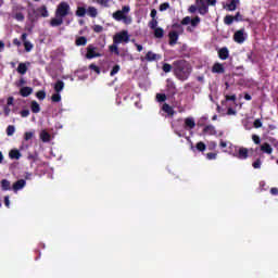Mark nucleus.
<instances>
[{"label":"nucleus","mask_w":278,"mask_h":278,"mask_svg":"<svg viewBox=\"0 0 278 278\" xmlns=\"http://www.w3.org/2000/svg\"><path fill=\"white\" fill-rule=\"evenodd\" d=\"M14 131H16V128L13 125L7 127V136H14Z\"/></svg>","instance_id":"obj_45"},{"label":"nucleus","mask_w":278,"mask_h":278,"mask_svg":"<svg viewBox=\"0 0 278 278\" xmlns=\"http://www.w3.org/2000/svg\"><path fill=\"white\" fill-rule=\"evenodd\" d=\"M195 149L198 151H200L201 153H203V151H205V149H207V146H205V143L203 141H199L197 144H195Z\"/></svg>","instance_id":"obj_36"},{"label":"nucleus","mask_w":278,"mask_h":278,"mask_svg":"<svg viewBox=\"0 0 278 278\" xmlns=\"http://www.w3.org/2000/svg\"><path fill=\"white\" fill-rule=\"evenodd\" d=\"M233 40L235 42H238V45H242L244 42V29H239L233 35Z\"/></svg>","instance_id":"obj_13"},{"label":"nucleus","mask_w":278,"mask_h":278,"mask_svg":"<svg viewBox=\"0 0 278 278\" xmlns=\"http://www.w3.org/2000/svg\"><path fill=\"white\" fill-rule=\"evenodd\" d=\"M22 41L24 42L25 51H31L34 49V46L27 41V34H22Z\"/></svg>","instance_id":"obj_23"},{"label":"nucleus","mask_w":278,"mask_h":278,"mask_svg":"<svg viewBox=\"0 0 278 278\" xmlns=\"http://www.w3.org/2000/svg\"><path fill=\"white\" fill-rule=\"evenodd\" d=\"M34 92V89L31 87H22L20 89L21 97H29Z\"/></svg>","instance_id":"obj_24"},{"label":"nucleus","mask_w":278,"mask_h":278,"mask_svg":"<svg viewBox=\"0 0 278 278\" xmlns=\"http://www.w3.org/2000/svg\"><path fill=\"white\" fill-rule=\"evenodd\" d=\"M89 70L93 71L97 75H101V67H99L97 64L91 63L89 65Z\"/></svg>","instance_id":"obj_37"},{"label":"nucleus","mask_w":278,"mask_h":278,"mask_svg":"<svg viewBox=\"0 0 278 278\" xmlns=\"http://www.w3.org/2000/svg\"><path fill=\"white\" fill-rule=\"evenodd\" d=\"M173 71L179 81H186L192 74V65L188 61L181 59L173 62Z\"/></svg>","instance_id":"obj_1"},{"label":"nucleus","mask_w":278,"mask_h":278,"mask_svg":"<svg viewBox=\"0 0 278 278\" xmlns=\"http://www.w3.org/2000/svg\"><path fill=\"white\" fill-rule=\"evenodd\" d=\"M21 116H22V118H27V116H29V110H27V109L22 110Z\"/></svg>","instance_id":"obj_53"},{"label":"nucleus","mask_w":278,"mask_h":278,"mask_svg":"<svg viewBox=\"0 0 278 278\" xmlns=\"http://www.w3.org/2000/svg\"><path fill=\"white\" fill-rule=\"evenodd\" d=\"M30 110L34 114H36V100H34L30 104Z\"/></svg>","instance_id":"obj_63"},{"label":"nucleus","mask_w":278,"mask_h":278,"mask_svg":"<svg viewBox=\"0 0 278 278\" xmlns=\"http://www.w3.org/2000/svg\"><path fill=\"white\" fill-rule=\"evenodd\" d=\"M52 103H60L62 101V96L60 93H53L51 97Z\"/></svg>","instance_id":"obj_39"},{"label":"nucleus","mask_w":278,"mask_h":278,"mask_svg":"<svg viewBox=\"0 0 278 278\" xmlns=\"http://www.w3.org/2000/svg\"><path fill=\"white\" fill-rule=\"evenodd\" d=\"M179 36H181V34L177 33V30H172L168 33V38H169V46L170 47H175V45H177V40H179Z\"/></svg>","instance_id":"obj_10"},{"label":"nucleus","mask_w":278,"mask_h":278,"mask_svg":"<svg viewBox=\"0 0 278 278\" xmlns=\"http://www.w3.org/2000/svg\"><path fill=\"white\" fill-rule=\"evenodd\" d=\"M233 21H235L233 15H226V16L224 17V23H225V25H232V24H233Z\"/></svg>","instance_id":"obj_38"},{"label":"nucleus","mask_w":278,"mask_h":278,"mask_svg":"<svg viewBox=\"0 0 278 278\" xmlns=\"http://www.w3.org/2000/svg\"><path fill=\"white\" fill-rule=\"evenodd\" d=\"M118 43H113L109 47V50L111 53H114L115 55H121V51L118 50Z\"/></svg>","instance_id":"obj_33"},{"label":"nucleus","mask_w":278,"mask_h":278,"mask_svg":"<svg viewBox=\"0 0 278 278\" xmlns=\"http://www.w3.org/2000/svg\"><path fill=\"white\" fill-rule=\"evenodd\" d=\"M194 127H197V123L194 122V118L192 117L185 118V129L190 130V129H194Z\"/></svg>","instance_id":"obj_17"},{"label":"nucleus","mask_w":278,"mask_h":278,"mask_svg":"<svg viewBox=\"0 0 278 278\" xmlns=\"http://www.w3.org/2000/svg\"><path fill=\"white\" fill-rule=\"evenodd\" d=\"M112 0H93V3H98V5H101L102 8H110V2Z\"/></svg>","instance_id":"obj_34"},{"label":"nucleus","mask_w":278,"mask_h":278,"mask_svg":"<svg viewBox=\"0 0 278 278\" xmlns=\"http://www.w3.org/2000/svg\"><path fill=\"white\" fill-rule=\"evenodd\" d=\"M118 71H121V65H118V64L114 65L110 72V76L114 77V75H116L118 73Z\"/></svg>","instance_id":"obj_43"},{"label":"nucleus","mask_w":278,"mask_h":278,"mask_svg":"<svg viewBox=\"0 0 278 278\" xmlns=\"http://www.w3.org/2000/svg\"><path fill=\"white\" fill-rule=\"evenodd\" d=\"M235 21L238 23L242 21V14L240 12H237L236 15L233 16Z\"/></svg>","instance_id":"obj_57"},{"label":"nucleus","mask_w":278,"mask_h":278,"mask_svg":"<svg viewBox=\"0 0 278 278\" xmlns=\"http://www.w3.org/2000/svg\"><path fill=\"white\" fill-rule=\"evenodd\" d=\"M37 99H39V101H45V99L47 98V92H45V90H40L36 93Z\"/></svg>","instance_id":"obj_41"},{"label":"nucleus","mask_w":278,"mask_h":278,"mask_svg":"<svg viewBox=\"0 0 278 278\" xmlns=\"http://www.w3.org/2000/svg\"><path fill=\"white\" fill-rule=\"evenodd\" d=\"M253 168H262V160L257 159L252 163Z\"/></svg>","instance_id":"obj_50"},{"label":"nucleus","mask_w":278,"mask_h":278,"mask_svg":"<svg viewBox=\"0 0 278 278\" xmlns=\"http://www.w3.org/2000/svg\"><path fill=\"white\" fill-rule=\"evenodd\" d=\"M253 125H254L255 129H260V127H262V121L255 119Z\"/></svg>","instance_id":"obj_58"},{"label":"nucleus","mask_w":278,"mask_h":278,"mask_svg":"<svg viewBox=\"0 0 278 278\" xmlns=\"http://www.w3.org/2000/svg\"><path fill=\"white\" fill-rule=\"evenodd\" d=\"M203 134L204 136H216L217 131H216V127L212 126V125H206L203 128Z\"/></svg>","instance_id":"obj_15"},{"label":"nucleus","mask_w":278,"mask_h":278,"mask_svg":"<svg viewBox=\"0 0 278 278\" xmlns=\"http://www.w3.org/2000/svg\"><path fill=\"white\" fill-rule=\"evenodd\" d=\"M4 205L5 207H10V195L4 197Z\"/></svg>","instance_id":"obj_61"},{"label":"nucleus","mask_w":278,"mask_h":278,"mask_svg":"<svg viewBox=\"0 0 278 278\" xmlns=\"http://www.w3.org/2000/svg\"><path fill=\"white\" fill-rule=\"evenodd\" d=\"M154 31V38H164V28L156 27L153 29Z\"/></svg>","instance_id":"obj_31"},{"label":"nucleus","mask_w":278,"mask_h":278,"mask_svg":"<svg viewBox=\"0 0 278 278\" xmlns=\"http://www.w3.org/2000/svg\"><path fill=\"white\" fill-rule=\"evenodd\" d=\"M236 157L238 160H247L249 157V149H247L244 147H239Z\"/></svg>","instance_id":"obj_12"},{"label":"nucleus","mask_w":278,"mask_h":278,"mask_svg":"<svg viewBox=\"0 0 278 278\" xmlns=\"http://www.w3.org/2000/svg\"><path fill=\"white\" fill-rule=\"evenodd\" d=\"M1 189L7 192L8 190H11L12 189V184L10 182V180L8 179H2L1 180Z\"/></svg>","instance_id":"obj_28"},{"label":"nucleus","mask_w":278,"mask_h":278,"mask_svg":"<svg viewBox=\"0 0 278 278\" xmlns=\"http://www.w3.org/2000/svg\"><path fill=\"white\" fill-rule=\"evenodd\" d=\"M98 51H99V48L94 47V45H89L87 47V53H86L87 60H94V58H101L102 54Z\"/></svg>","instance_id":"obj_6"},{"label":"nucleus","mask_w":278,"mask_h":278,"mask_svg":"<svg viewBox=\"0 0 278 278\" xmlns=\"http://www.w3.org/2000/svg\"><path fill=\"white\" fill-rule=\"evenodd\" d=\"M63 23H64L63 17L55 16L54 18H51L50 26L51 27H60V25H62Z\"/></svg>","instance_id":"obj_22"},{"label":"nucleus","mask_w":278,"mask_h":278,"mask_svg":"<svg viewBox=\"0 0 278 278\" xmlns=\"http://www.w3.org/2000/svg\"><path fill=\"white\" fill-rule=\"evenodd\" d=\"M207 160H216L217 154L214 152H210L206 154Z\"/></svg>","instance_id":"obj_56"},{"label":"nucleus","mask_w":278,"mask_h":278,"mask_svg":"<svg viewBox=\"0 0 278 278\" xmlns=\"http://www.w3.org/2000/svg\"><path fill=\"white\" fill-rule=\"evenodd\" d=\"M162 111L169 116H175V109H173L168 103L163 104Z\"/></svg>","instance_id":"obj_21"},{"label":"nucleus","mask_w":278,"mask_h":278,"mask_svg":"<svg viewBox=\"0 0 278 278\" xmlns=\"http://www.w3.org/2000/svg\"><path fill=\"white\" fill-rule=\"evenodd\" d=\"M114 45H121V42H129V33L127 30H122L114 35Z\"/></svg>","instance_id":"obj_4"},{"label":"nucleus","mask_w":278,"mask_h":278,"mask_svg":"<svg viewBox=\"0 0 278 278\" xmlns=\"http://www.w3.org/2000/svg\"><path fill=\"white\" fill-rule=\"evenodd\" d=\"M26 185H27V181H25V179H20L13 184L12 190L16 193L18 192V190H23Z\"/></svg>","instance_id":"obj_14"},{"label":"nucleus","mask_w":278,"mask_h":278,"mask_svg":"<svg viewBox=\"0 0 278 278\" xmlns=\"http://www.w3.org/2000/svg\"><path fill=\"white\" fill-rule=\"evenodd\" d=\"M227 114H228V116H236V110H233L232 108H228V110H227Z\"/></svg>","instance_id":"obj_59"},{"label":"nucleus","mask_w":278,"mask_h":278,"mask_svg":"<svg viewBox=\"0 0 278 278\" xmlns=\"http://www.w3.org/2000/svg\"><path fill=\"white\" fill-rule=\"evenodd\" d=\"M212 73H217V75H223V73H225V67L223 66L222 63L216 62L212 66Z\"/></svg>","instance_id":"obj_16"},{"label":"nucleus","mask_w":278,"mask_h":278,"mask_svg":"<svg viewBox=\"0 0 278 278\" xmlns=\"http://www.w3.org/2000/svg\"><path fill=\"white\" fill-rule=\"evenodd\" d=\"M162 71L164 73H170V71H173V65L168 64V63H164L162 66Z\"/></svg>","instance_id":"obj_44"},{"label":"nucleus","mask_w":278,"mask_h":278,"mask_svg":"<svg viewBox=\"0 0 278 278\" xmlns=\"http://www.w3.org/2000/svg\"><path fill=\"white\" fill-rule=\"evenodd\" d=\"M94 34H101V31H103V26L97 24L92 27Z\"/></svg>","instance_id":"obj_49"},{"label":"nucleus","mask_w":278,"mask_h":278,"mask_svg":"<svg viewBox=\"0 0 278 278\" xmlns=\"http://www.w3.org/2000/svg\"><path fill=\"white\" fill-rule=\"evenodd\" d=\"M11 160H20L21 159V151L18 150H11L9 153Z\"/></svg>","instance_id":"obj_32"},{"label":"nucleus","mask_w":278,"mask_h":278,"mask_svg":"<svg viewBox=\"0 0 278 278\" xmlns=\"http://www.w3.org/2000/svg\"><path fill=\"white\" fill-rule=\"evenodd\" d=\"M199 23H201V17L195 16L193 18H190L191 27H197L199 25Z\"/></svg>","instance_id":"obj_40"},{"label":"nucleus","mask_w":278,"mask_h":278,"mask_svg":"<svg viewBox=\"0 0 278 278\" xmlns=\"http://www.w3.org/2000/svg\"><path fill=\"white\" fill-rule=\"evenodd\" d=\"M238 151H239V147L238 146H235V147L230 148V155L232 157H236V155H238Z\"/></svg>","instance_id":"obj_48"},{"label":"nucleus","mask_w":278,"mask_h":278,"mask_svg":"<svg viewBox=\"0 0 278 278\" xmlns=\"http://www.w3.org/2000/svg\"><path fill=\"white\" fill-rule=\"evenodd\" d=\"M184 25H190V16H186L181 20V23L175 22L172 24L173 29H177V34L184 35Z\"/></svg>","instance_id":"obj_5"},{"label":"nucleus","mask_w":278,"mask_h":278,"mask_svg":"<svg viewBox=\"0 0 278 278\" xmlns=\"http://www.w3.org/2000/svg\"><path fill=\"white\" fill-rule=\"evenodd\" d=\"M64 90V81L63 80H58L54 85V92H62Z\"/></svg>","instance_id":"obj_30"},{"label":"nucleus","mask_w":278,"mask_h":278,"mask_svg":"<svg viewBox=\"0 0 278 278\" xmlns=\"http://www.w3.org/2000/svg\"><path fill=\"white\" fill-rule=\"evenodd\" d=\"M197 10H199V7L192 4L189 7L188 12H190V14H194V12H197Z\"/></svg>","instance_id":"obj_54"},{"label":"nucleus","mask_w":278,"mask_h":278,"mask_svg":"<svg viewBox=\"0 0 278 278\" xmlns=\"http://www.w3.org/2000/svg\"><path fill=\"white\" fill-rule=\"evenodd\" d=\"M156 101H157V103H164V101H166V94L165 93H156Z\"/></svg>","instance_id":"obj_42"},{"label":"nucleus","mask_w":278,"mask_h":278,"mask_svg":"<svg viewBox=\"0 0 278 278\" xmlns=\"http://www.w3.org/2000/svg\"><path fill=\"white\" fill-rule=\"evenodd\" d=\"M226 101H236V94H232V96H226L225 97Z\"/></svg>","instance_id":"obj_62"},{"label":"nucleus","mask_w":278,"mask_h":278,"mask_svg":"<svg viewBox=\"0 0 278 278\" xmlns=\"http://www.w3.org/2000/svg\"><path fill=\"white\" fill-rule=\"evenodd\" d=\"M37 14L39 16H42L43 18L49 17V11L47 10V5H42L39 9H37Z\"/></svg>","instance_id":"obj_25"},{"label":"nucleus","mask_w":278,"mask_h":278,"mask_svg":"<svg viewBox=\"0 0 278 278\" xmlns=\"http://www.w3.org/2000/svg\"><path fill=\"white\" fill-rule=\"evenodd\" d=\"M149 27L150 29H156L157 28V18H152L150 22H149Z\"/></svg>","instance_id":"obj_47"},{"label":"nucleus","mask_w":278,"mask_h":278,"mask_svg":"<svg viewBox=\"0 0 278 278\" xmlns=\"http://www.w3.org/2000/svg\"><path fill=\"white\" fill-rule=\"evenodd\" d=\"M219 60H228L229 59V49L227 47L220 48L218 50Z\"/></svg>","instance_id":"obj_18"},{"label":"nucleus","mask_w":278,"mask_h":278,"mask_svg":"<svg viewBox=\"0 0 278 278\" xmlns=\"http://www.w3.org/2000/svg\"><path fill=\"white\" fill-rule=\"evenodd\" d=\"M252 140H253L254 144H260L262 142V139H260V136H257V135H253Z\"/></svg>","instance_id":"obj_51"},{"label":"nucleus","mask_w":278,"mask_h":278,"mask_svg":"<svg viewBox=\"0 0 278 278\" xmlns=\"http://www.w3.org/2000/svg\"><path fill=\"white\" fill-rule=\"evenodd\" d=\"M39 138L42 142V144H49L51 143V134L47 130H41L39 134Z\"/></svg>","instance_id":"obj_11"},{"label":"nucleus","mask_w":278,"mask_h":278,"mask_svg":"<svg viewBox=\"0 0 278 278\" xmlns=\"http://www.w3.org/2000/svg\"><path fill=\"white\" fill-rule=\"evenodd\" d=\"M197 5H198V12L199 14H201V16H205V14H208L210 7L207 5L206 0H198Z\"/></svg>","instance_id":"obj_8"},{"label":"nucleus","mask_w":278,"mask_h":278,"mask_svg":"<svg viewBox=\"0 0 278 278\" xmlns=\"http://www.w3.org/2000/svg\"><path fill=\"white\" fill-rule=\"evenodd\" d=\"M87 14H88L91 18H97V16H99V11H98L97 8H94V7H88V9H87Z\"/></svg>","instance_id":"obj_27"},{"label":"nucleus","mask_w":278,"mask_h":278,"mask_svg":"<svg viewBox=\"0 0 278 278\" xmlns=\"http://www.w3.org/2000/svg\"><path fill=\"white\" fill-rule=\"evenodd\" d=\"M169 8H170V3L164 2V3L160 4L159 10H160V12H166V10H168Z\"/></svg>","instance_id":"obj_46"},{"label":"nucleus","mask_w":278,"mask_h":278,"mask_svg":"<svg viewBox=\"0 0 278 278\" xmlns=\"http://www.w3.org/2000/svg\"><path fill=\"white\" fill-rule=\"evenodd\" d=\"M131 11V8L129 5H124L122 10L115 11L112 16L114 21H117L121 23L123 21L124 25H131L132 20L131 16H128L129 12Z\"/></svg>","instance_id":"obj_2"},{"label":"nucleus","mask_w":278,"mask_h":278,"mask_svg":"<svg viewBox=\"0 0 278 278\" xmlns=\"http://www.w3.org/2000/svg\"><path fill=\"white\" fill-rule=\"evenodd\" d=\"M87 12H88V10L85 7H77L75 15L78 16V18H84V16H86Z\"/></svg>","instance_id":"obj_26"},{"label":"nucleus","mask_w":278,"mask_h":278,"mask_svg":"<svg viewBox=\"0 0 278 278\" xmlns=\"http://www.w3.org/2000/svg\"><path fill=\"white\" fill-rule=\"evenodd\" d=\"M261 151L262 153H266L267 155H270L273 153V147L268 142H264L261 144Z\"/></svg>","instance_id":"obj_20"},{"label":"nucleus","mask_w":278,"mask_h":278,"mask_svg":"<svg viewBox=\"0 0 278 278\" xmlns=\"http://www.w3.org/2000/svg\"><path fill=\"white\" fill-rule=\"evenodd\" d=\"M157 60H160V54H155L153 51H148L146 56L140 58L141 62H155Z\"/></svg>","instance_id":"obj_9"},{"label":"nucleus","mask_w":278,"mask_h":278,"mask_svg":"<svg viewBox=\"0 0 278 278\" xmlns=\"http://www.w3.org/2000/svg\"><path fill=\"white\" fill-rule=\"evenodd\" d=\"M68 14H71V5L67 4V2L59 3L55 11L56 18H65V16H68Z\"/></svg>","instance_id":"obj_3"},{"label":"nucleus","mask_w":278,"mask_h":278,"mask_svg":"<svg viewBox=\"0 0 278 278\" xmlns=\"http://www.w3.org/2000/svg\"><path fill=\"white\" fill-rule=\"evenodd\" d=\"M206 5H216V0H206Z\"/></svg>","instance_id":"obj_64"},{"label":"nucleus","mask_w":278,"mask_h":278,"mask_svg":"<svg viewBox=\"0 0 278 278\" xmlns=\"http://www.w3.org/2000/svg\"><path fill=\"white\" fill-rule=\"evenodd\" d=\"M76 47H86V45H88V38L81 36L78 37L75 41Z\"/></svg>","instance_id":"obj_29"},{"label":"nucleus","mask_w":278,"mask_h":278,"mask_svg":"<svg viewBox=\"0 0 278 278\" xmlns=\"http://www.w3.org/2000/svg\"><path fill=\"white\" fill-rule=\"evenodd\" d=\"M270 194H273V197H278V188L277 187H273L270 189Z\"/></svg>","instance_id":"obj_60"},{"label":"nucleus","mask_w":278,"mask_h":278,"mask_svg":"<svg viewBox=\"0 0 278 278\" xmlns=\"http://www.w3.org/2000/svg\"><path fill=\"white\" fill-rule=\"evenodd\" d=\"M31 138H34V132H25L24 135V140H31Z\"/></svg>","instance_id":"obj_55"},{"label":"nucleus","mask_w":278,"mask_h":278,"mask_svg":"<svg viewBox=\"0 0 278 278\" xmlns=\"http://www.w3.org/2000/svg\"><path fill=\"white\" fill-rule=\"evenodd\" d=\"M240 0H230V2L226 4L228 12H236Z\"/></svg>","instance_id":"obj_19"},{"label":"nucleus","mask_w":278,"mask_h":278,"mask_svg":"<svg viewBox=\"0 0 278 278\" xmlns=\"http://www.w3.org/2000/svg\"><path fill=\"white\" fill-rule=\"evenodd\" d=\"M17 73H20V75H25V73H27V65L25 63H20L17 66Z\"/></svg>","instance_id":"obj_35"},{"label":"nucleus","mask_w":278,"mask_h":278,"mask_svg":"<svg viewBox=\"0 0 278 278\" xmlns=\"http://www.w3.org/2000/svg\"><path fill=\"white\" fill-rule=\"evenodd\" d=\"M166 92L167 97H175L177 94V85L170 78L166 79Z\"/></svg>","instance_id":"obj_7"},{"label":"nucleus","mask_w":278,"mask_h":278,"mask_svg":"<svg viewBox=\"0 0 278 278\" xmlns=\"http://www.w3.org/2000/svg\"><path fill=\"white\" fill-rule=\"evenodd\" d=\"M14 18L15 21H25V15L23 13H16Z\"/></svg>","instance_id":"obj_52"}]
</instances>
